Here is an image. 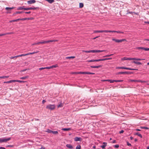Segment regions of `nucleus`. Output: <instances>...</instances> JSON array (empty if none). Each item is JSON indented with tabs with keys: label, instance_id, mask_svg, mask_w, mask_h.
Segmentation results:
<instances>
[{
	"label": "nucleus",
	"instance_id": "obj_1",
	"mask_svg": "<svg viewBox=\"0 0 149 149\" xmlns=\"http://www.w3.org/2000/svg\"><path fill=\"white\" fill-rule=\"evenodd\" d=\"M57 41V40H49L47 41H44L41 42H37V44H38V45H40V44H45L46 43H49V42H55Z\"/></svg>",
	"mask_w": 149,
	"mask_h": 149
},
{
	"label": "nucleus",
	"instance_id": "obj_2",
	"mask_svg": "<svg viewBox=\"0 0 149 149\" xmlns=\"http://www.w3.org/2000/svg\"><path fill=\"white\" fill-rule=\"evenodd\" d=\"M46 108L51 110H54L55 108V106L54 104H49L47 106Z\"/></svg>",
	"mask_w": 149,
	"mask_h": 149
},
{
	"label": "nucleus",
	"instance_id": "obj_3",
	"mask_svg": "<svg viewBox=\"0 0 149 149\" xmlns=\"http://www.w3.org/2000/svg\"><path fill=\"white\" fill-rule=\"evenodd\" d=\"M11 139V138H8L7 139L4 138H0V143L3 142H6Z\"/></svg>",
	"mask_w": 149,
	"mask_h": 149
},
{
	"label": "nucleus",
	"instance_id": "obj_4",
	"mask_svg": "<svg viewBox=\"0 0 149 149\" xmlns=\"http://www.w3.org/2000/svg\"><path fill=\"white\" fill-rule=\"evenodd\" d=\"M112 40L115 41V42H122L123 41H126V40L125 39H121L120 40H118L116 39L112 38Z\"/></svg>",
	"mask_w": 149,
	"mask_h": 149
},
{
	"label": "nucleus",
	"instance_id": "obj_5",
	"mask_svg": "<svg viewBox=\"0 0 149 149\" xmlns=\"http://www.w3.org/2000/svg\"><path fill=\"white\" fill-rule=\"evenodd\" d=\"M94 33H103V32H108V30H101V31H94Z\"/></svg>",
	"mask_w": 149,
	"mask_h": 149
},
{
	"label": "nucleus",
	"instance_id": "obj_6",
	"mask_svg": "<svg viewBox=\"0 0 149 149\" xmlns=\"http://www.w3.org/2000/svg\"><path fill=\"white\" fill-rule=\"evenodd\" d=\"M108 32H112V33H123L124 32H121L119 31H111V30H108Z\"/></svg>",
	"mask_w": 149,
	"mask_h": 149
},
{
	"label": "nucleus",
	"instance_id": "obj_7",
	"mask_svg": "<svg viewBox=\"0 0 149 149\" xmlns=\"http://www.w3.org/2000/svg\"><path fill=\"white\" fill-rule=\"evenodd\" d=\"M36 8L35 7H30L24 8V10H34L36 9Z\"/></svg>",
	"mask_w": 149,
	"mask_h": 149
},
{
	"label": "nucleus",
	"instance_id": "obj_8",
	"mask_svg": "<svg viewBox=\"0 0 149 149\" xmlns=\"http://www.w3.org/2000/svg\"><path fill=\"white\" fill-rule=\"evenodd\" d=\"M14 33L13 32H10V33H6L4 34H0V36H3L5 35H10V34H12Z\"/></svg>",
	"mask_w": 149,
	"mask_h": 149
},
{
	"label": "nucleus",
	"instance_id": "obj_9",
	"mask_svg": "<svg viewBox=\"0 0 149 149\" xmlns=\"http://www.w3.org/2000/svg\"><path fill=\"white\" fill-rule=\"evenodd\" d=\"M82 140V139L81 138V137H75L74 138V140L75 141H81Z\"/></svg>",
	"mask_w": 149,
	"mask_h": 149
},
{
	"label": "nucleus",
	"instance_id": "obj_10",
	"mask_svg": "<svg viewBox=\"0 0 149 149\" xmlns=\"http://www.w3.org/2000/svg\"><path fill=\"white\" fill-rule=\"evenodd\" d=\"M36 1L35 0H31L27 1V3L29 4H31L33 3H34L36 2Z\"/></svg>",
	"mask_w": 149,
	"mask_h": 149
},
{
	"label": "nucleus",
	"instance_id": "obj_11",
	"mask_svg": "<svg viewBox=\"0 0 149 149\" xmlns=\"http://www.w3.org/2000/svg\"><path fill=\"white\" fill-rule=\"evenodd\" d=\"M131 73H132L131 72H119L118 73V74H130Z\"/></svg>",
	"mask_w": 149,
	"mask_h": 149
},
{
	"label": "nucleus",
	"instance_id": "obj_12",
	"mask_svg": "<svg viewBox=\"0 0 149 149\" xmlns=\"http://www.w3.org/2000/svg\"><path fill=\"white\" fill-rule=\"evenodd\" d=\"M105 50H93V53L100 52L105 51Z\"/></svg>",
	"mask_w": 149,
	"mask_h": 149
},
{
	"label": "nucleus",
	"instance_id": "obj_13",
	"mask_svg": "<svg viewBox=\"0 0 149 149\" xmlns=\"http://www.w3.org/2000/svg\"><path fill=\"white\" fill-rule=\"evenodd\" d=\"M107 143L106 142H103V144L104 145H102L101 146V147L103 148V149H104L105 148V147L107 146Z\"/></svg>",
	"mask_w": 149,
	"mask_h": 149
},
{
	"label": "nucleus",
	"instance_id": "obj_14",
	"mask_svg": "<svg viewBox=\"0 0 149 149\" xmlns=\"http://www.w3.org/2000/svg\"><path fill=\"white\" fill-rule=\"evenodd\" d=\"M102 67V66L101 65H99L98 66H91V67L92 68H100Z\"/></svg>",
	"mask_w": 149,
	"mask_h": 149
},
{
	"label": "nucleus",
	"instance_id": "obj_15",
	"mask_svg": "<svg viewBox=\"0 0 149 149\" xmlns=\"http://www.w3.org/2000/svg\"><path fill=\"white\" fill-rule=\"evenodd\" d=\"M66 146L69 148H70V149H72L73 148V147L71 145V144H67L66 145Z\"/></svg>",
	"mask_w": 149,
	"mask_h": 149
},
{
	"label": "nucleus",
	"instance_id": "obj_16",
	"mask_svg": "<svg viewBox=\"0 0 149 149\" xmlns=\"http://www.w3.org/2000/svg\"><path fill=\"white\" fill-rule=\"evenodd\" d=\"M33 19L32 18H24L22 19H20V20H30V19Z\"/></svg>",
	"mask_w": 149,
	"mask_h": 149
},
{
	"label": "nucleus",
	"instance_id": "obj_17",
	"mask_svg": "<svg viewBox=\"0 0 149 149\" xmlns=\"http://www.w3.org/2000/svg\"><path fill=\"white\" fill-rule=\"evenodd\" d=\"M62 130H63L64 131H68L70 130H71L70 128H63L62 129Z\"/></svg>",
	"mask_w": 149,
	"mask_h": 149
},
{
	"label": "nucleus",
	"instance_id": "obj_18",
	"mask_svg": "<svg viewBox=\"0 0 149 149\" xmlns=\"http://www.w3.org/2000/svg\"><path fill=\"white\" fill-rule=\"evenodd\" d=\"M138 80H133L131 79H129L128 80L129 82H138Z\"/></svg>",
	"mask_w": 149,
	"mask_h": 149
},
{
	"label": "nucleus",
	"instance_id": "obj_19",
	"mask_svg": "<svg viewBox=\"0 0 149 149\" xmlns=\"http://www.w3.org/2000/svg\"><path fill=\"white\" fill-rule=\"evenodd\" d=\"M82 52H85L86 53H91V52L93 53V50H89V51L83 50Z\"/></svg>",
	"mask_w": 149,
	"mask_h": 149
},
{
	"label": "nucleus",
	"instance_id": "obj_20",
	"mask_svg": "<svg viewBox=\"0 0 149 149\" xmlns=\"http://www.w3.org/2000/svg\"><path fill=\"white\" fill-rule=\"evenodd\" d=\"M14 8H15V7H11V8L7 7L6 8V10H9L13 9H14Z\"/></svg>",
	"mask_w": 149,
	"mask_h": 149
},
{
	"label": "nucleus",
	"instance_id": "obj_21",
	"mask_svg": "<svg viewBox=\"0 0 149 149\" xmlns=\"http://www.w3.org/2000/svg\"><path fill=\"white\" fill-rule=\"evenodd\" d=\"M118 69H124L127 70V68L125 67H118L117 68Z\"/></svg>",
	"mask_w": 149,
	"mask_h": 149
},
{
	"label": "nucleus",
	"instance_id": "obj_22",
	"mask_svg": "<svg viewBox=\"0 0 149 149\" xmlns=\"http://www.w3.org/2000/svg\"><path fill=\"white\" fill-rule=\"evenodd\" d=\"M130 59H131V58H127L126 57H124L122 59V60H131Z\"/></svg>",
	"mask_w": 149,
	"mask_h": 149
},
{
	"label": "nucleus",
	"instance_id": "obj_23",
	"mask_svg": "<svg viewBox=\"0 0 149 149\" xmlns=\"http://www.w3.org/2000/svg\"><path fill=\"white\" fill-rule=\"evenodd\" d=\"M135 135H138V136L140 137L141 138H142V135L141 134H139V133L137 132V133H136L135 134Z\"/></svg>",
	"mask_w": 149,
	"mask_h": 149
},
{
	"label": "nucleus",
	"instance_id": "obj_24",
	"mask_svg": "<svg viewBox=\"0 0 149 149\" xmlns=\"http://www.w3.org/2000/svg\"><path fill=\"white\" fill-rule=\"evenodd\" d=\"M49 3H51L54 2V0H46Z\"/></svg>",
	"mask_w": 149,
	"mask_h": 149
},
{
	"label": "nucleus",
	"instance_id": "obj_25",
	"mask_svg": "<svg viewBox=\"0 0 149 149\" xmlns=\"http://www.w3.org/2000/svg\"><path fill=\"white\" fill-rule=\"evenodd\" d=\"M23 13V12H16L14 13L13 14V15H15V14H20V13Z\"/></svg>",
	"mask_w": 149,
	"mask_h": 149
},
{
	"label": "nucleus",
	"instance_id": "obj_26",
	"mask_svg": "<svg viewBox=\"0 0 149 149\" xmlns=\"http://www.w3.org/2000/svg\"><path fill=\"white\" fill-rule=\"evenodd\" d=\"M75 58L74 56H72L70 57H67L65 58L66 59H70V58Z\"/></svg>",
	"mask_w": 149,
	"mask_h": 149
},
{
	"label": "nucleus",
	"instance_id": "obj_27",
	"mask_svg": "<svg viewBox=\"0 0 149 149\" xmlns=\"http://www.w3.org/2000/svg\"><path fill=\"white\" fill-rule=\"evenodd\" d=\"M147 82V81H141V80H138V82H141L142 83H146Z\"/></svg>",
	"mask_w": 149,
	"mask_h": 149
},
{
	"label": "nucleus",
	"instance_id": "obj_28",
	"mask_svg": "<svg viewBox=\"0 0 149 149\" xmlns=\"http://www.w3.org/2000/svg\"><path fill=\"white\" fill-rule=\"evenodd\" d=\"M58 66L56 64V65H52V66H51L50 68H56V67H57Z\"/></svg>",
	"mask_w": 149,
	"mask_h": 149
},
{
	"label": "nucleus",
	"instance_id": "obj_29",
	"mask_svg": "<svg viewBox=\"0 0 149 149\" xmlns=\"http://www.w3.org/2000/svg\"><path fill=\"white\" fill-rule=\"evenodd\" d=\"M52 133L53 134L57 135L58 134V132L57 131H52Z\"/></svg>",
	"mask_w": 149,
	"mask_h": 149
},
{
	"label": "nucleus",
	"instance_id": "obj_30",
	"mask_svg": "<svg viewBox=\"0 0 149 149\" xmlns=\"http://www.w3.org/2000/svg\"><path fill=\"white\" fill-rule=\"evenodd\" d=\"M29 77L28 76H25L20 78V79H25L28 78Z\"/></svg>",
	"mask_w": 149,
	"mask_h": 149
},
{
	"label": "nucleus",
	"instance_id": "obj_31",
	"mask_svg": "<svg viewBox=\"0 0 149 149\" xmlns=\"http://www.w3.org/2000/svg\"><path fill=\"white\" fill-rule=\"evenodd\" d=\"M133 63H135L136 64H137L138 65H141V62H137L135 61H134L133 62Z\"/></svg>",
	"mask_w": 149,
	"mask_h": 149
},
{
	"label": "nucleus",
	"instance_id": "obj_32",
	"mask_svg": "<svg viewBox=\"0 0 149 149\" xmlns=\"http://www.w3.org/2000/svg\"><path fill=\"white\" fill-rule=\"evenodd\" d=\"M9 77V76H3L0 77V78H7Z\"/></svg>",
	"mask_w": 149,
	"mask_h": 149
},
{
	"label": "nucleus",
	"instance_id": "obj_33",
	"mask_svg": "<svg viewBox=\"0 0 149 149\" xmlns=\"http://www.w3.org/2000/svg\"><path fill=\"white\" fill-rule=\"evenodd\" d=\"M84 6L83 4L82 3H79V7L80 8H82Z\"/></svg>",
	"mask_w": 149,
	"mask_h": 149
},
{
	"label": "nucleus",
	"instance_id": "obj_34",
	"mask_svg": "<svg viewBox=\"0 0 149 149\" xmlns=\"http://www.w3.org/2000/svg\"><path fill=\"white\" fill-rule=\"evenodd\" d=\"M46 132L49 133H52V131L51 130L49 129H47V130Z\"/></svg>",
	"mask_w": 149,
	"mask_h": 149
},
{
	"label": "nucleus",
	"instance_id": "obj_35",
	"mask_svg": "<svg viewBox=\"0 0 149 149\" xmlns=\"http://www.w3.org/2000/svg\"><path fill=\"white\" fill-rule=\"evenodd\" d=\"M63 106V104L62 103H61L60 104L58 105V107H62Z\"/></svg>",
	"mask_w": 149,
	"mask_h": 149
},
{
	"label": "nucleus",
	"instance_id": "obj_36",
	"mask_svg": "<svg viewBox=\"0 0 149 149\" xmlns=\"http://www.w3.org/2000/svg\"><path fill=\"white\" fill-rule=\"evenodd\" d=\"M81 148V146L80 145H79L78 146L76 147V149H80Z\"/></svg>",
	"mask_w": 149,
	"mask_h": 149
},
{
	"label": "nucleus",
	"instance_id": "obj_37",
	"mask_svg": "<svg viewBox=\"0 0 149 149\" xmlns=\"http://www.w3.org/2000/svg\"><path fill=\"white\" fill-rule=\"evenodd\" d=\"M87 61L89 62H96V61L95 60H92L89 61Z\"/></svg>",
	"mask_w": 149,
	"mask_h": 149
},
{
	"label": "nucleus",
	"instance_id": "obj_38",
	"mask_svg": "<svg viewBox=\"0 0 149 149\" xmlns=\"http://www.w3.org/2000/svg\"><path fill=\"white\" fill-rule=\"evenodd\" d=\"M38 52H32V53H28V55H30V54H33L36 53H37Z\"/></svg>",
	"mask_w": 149,
	"mask_h": 149
},
{
	"label": "nucleus",
	"instance_id": "obj_39",
	"mask_svg": "<svg viewBox=\"0 0 149 149\" xmlns=\"http://www.w3.org/2000/svg\"><path fill=\"white\" fill-rule=\"evenodd\" d=\"M24 8H23L22 7H18L17 8V9L19 10H23V9L24 10Z\"/></svg>",
	"mask_w": 149,
	"mask_h": 149
},
{
	"label": "nucleus",
	"instance_id": "obj_40",
	"mask_svg": "<svg viewBox=\"0 0 149 149\" xmlns=\"http://www.w3.org/2000/svg\"><path fill=\"white\" fill-rule=\"evenodd\" d=\"M25 81H21V80H17V82H20V83H24Z\"/></svg>",
	"mask_w": 149,
	"mask_h": 149
},
{
	"label": "nucleus",
	"instance_id": "obj_41",
	"mask_svg": "<svg viewBox=\"0 0 149 149\" xmlns=\"http://www.w3.org/2000/svg\"><path fill=\"white\" fill-rule=\"evenodd\" d=\"M20 20V19H18L15 20H13V22H17L18 21H19Z\"/></svg>",
	"mask_w": 149,
	"mask_h": 149
},
{
	"label": "nucleus",
	"instance_id": "obj_42",
	"mask_svg": "<svg viewBox=\"0 0 149 149\" xmlns=\"http://www.w3.org/2000/svg\"><path fill=\"white\" fill-rule=\"evenodd\" d=\"M28 55V53H27L26 54H21V56H27V55Z\"/></svg>",
	"mask_w": 149,
	"mask_h": 149
},
{
	"label": "nucleus",
	"instance_id": "obj_43",
	"mask_svg": "<svg viewBox=\"0 0 149 149\" xmlns=\"http://www.w3.org/2000/svg\"><path fill=\"white\" fill-rule=\"evenodd\" d=\"M11 80L9 81H5L4 82V83H11Z\"/></svg>",
	"mask_w": 149,
	"mask_h": 149
},
{
	"label": "nucleus",
	"instance_id": "obj_44",
	"mask_svg": "<svg viewBox=\"0 0 149 149\" xmlns=\"http://www.w3.org/2000/svg\"><path fill=\"white\" fill-rule=\"evenodd\" d=\"M123 80H115V81L116 82H122L123 81Z\"/></svg>",
	"mask_w": 149,
	"mask_h": 149
},
{
	"label": "nucleus",
	"instance_id": "obj_45",
	"mask_svg": "<svg viewBox=\"0 0 149 149\" xmlns=\"http://www.w3.org/2000/svg\"><path fill=\"white\" fill-rule=\"evenodd\" d=\"M11 80V83L15 82H17V80Z\"/></svg>",
	"mask_w": 149,
	"mask_h": 149
},
{
	"label": "nucleus",
	"instance_id": "obj_46",
	"mask_svg": "<svg viewBox=\"0 0 149 149\" xmlns=\"http://www.w3.org/2000/svg\"><path fill=\"white\" fill-rule=\"evenodd\" d=\"M109 81L111 83H113L115 81V80H110Z\"/></svg>",
	"mask_w": 149,
	"mask_h": 149
},
{
	"label": "nucleus",
	"instance_id": "obj_47",
	"mask_svg": "<svg viewBox=\"0 0 149 149\" xmlns=\"http://www.w3.org/2000/svg\"><path fill=\"white\" fill-rule=\"evenodd\" d=\"M88 72H81V74H88Z\"/></svg>",
	"mask_w": 149,
	"mask_h": 149
},
{
	"label": "nucleus",
	"instance_id": "obj_48",
	"mask_svg": "<svg viewBox=\"0 0 149 149\" xmlns=\"http://www.w3.org/2000/svg\"><path fill=\"white\" fill-rule=\"evenodd\" d=\"M141 129H149V128H148V127H141Z\"/></svg>",
	"mask_w": 149,
	"mask_h": 149
},
{
	"label": "nucleus",
	"instance_id": "obj_49",
	"mask_svg": "<svg viewBox=\"0 0 149 149\" xmlns=\"http://www.w3.org/2000/svg\"><path fill=\"white\" fill-rule=\"evenodd\" d=\"M10 58L11 59H14L15 58H17L16 57V56H13V57H11Z\"/></svg>",
	"mask_w": 149,
	"mask_h": 149
},
{
	"label": "nucleus",
	"instance_id": "obj_50",
	"mask_svg": "<svg viewBox=\"0 0 149 149\" xmlns=\"http://www.w3.org/2000/svg\"><path fill=\"white\" fill-rule=\"evenodd\" d=\"M114 147L116 148H118L119 147L118 145H116L114 146Z\"/></svg>",
	"mask_w": 149,
	"mask_h": 149
},
{
	"label": "nucleus",
	"instance_id": "obj_51",
	"mask_svg": "<svg viewBox=\"0 0 149 149\" xmlns=\"http://www.w3.org/2000/svg\"><path fill=\"white\" fill-rule=\"evenodd\" d=\"M127 70H134V69L131 68H127Z\"/></svg>",
	"mask_w": 149,
	"mask_h": 149
},
{
	"label": "nucleus",
	"instance_id": "obj_52",
	"mask_svg": "<svg viewBox=\"0 0 149 149\" xmlns=\"http://www.w3.org/2000/svg\"><path fill=\"white\" fill-rule=\"evenodd\" d=\"M145 59H140V58H137L136 60L137 61H141V60H144Z\"/></svg>",
	"mask_w": 149,
	"mask_h": 149
},
{
	"label": "nucleus",
	"instance_id": "obj_53",
	"mask_svg": "<svg viewBox=\"0 0 149 149\" xmlns=\"http://www.w3.org/2000/svg\"><path fill=\"white\" fill-rule=\"evenodd\" d=\"M96 62H98L100 61H102V59H99L95 60Z\"/></svg>",
	"mask_w": 149,
	"mask_h": 149
},
{
	"label": "nucleus",
	"instance_id": "obj_54",
	"mask_svg": "<svg viewBox=\"0 0 149 149\" xmlns=\"http://www.w3.org/2000/svg\"><path fill=\"white\" fill-rule=\"evenodd\" d=\"M127 144L128 146H131V144L130 143H129L128 142H127Z\"/></svg>",
	"mask_w": 149,
	"mask_h": 149
},
{
	"label": "nucleus",
	"instance_id": "obj_55",
	"mask_svg": "<svg viewBox=\"0 0 149 149\" xmlns=\"http://www.w3.org/2000/svg\"><path fill=\"white\" fill-rule=\"evenodd\" d=\"M88 74H94L95 73L93 72H88Z\"/></svg>",
	"mask_w": 149,
	"mask_h": 149
},
{
	"label": "nucleus",
	"instance_id": "obj_56",
	"mask_svg": "<svg viewBox=\"0 0 149 149\" xmlns=\"http://www.w3.org/2000/svg\"><path fill=\"white\" fill-rule=\"evenodd\" d=\"M136 59L137 58H131V60H136Z\"/></svg>",
	"mask_w": 149,
	"mask_h": 149
},
{
	"label": "nucleus",
	"instance_id": "obj_57",
	"mask_svg": "<svg viewBox=\"0 0 149 149\" xmlns=\"http://www.w3.org/2000/svg\"><path fill=\"white\" fill-rule=\"evenodd\" d=\"M51 69L50 66L49 67H45V69Z\"/></svg>",
	"mask_w": 149,
	"mask_h": 149
},
{
	"label": "nucleus",
	"instance_id": "obj_58",
	"mask_svg": "<svg viewBox=\"0 0 149 149\" xmlns=\"http://www.w3.org/2000/svg\"><path fill=\"white\" fill-rule=\"evenodd\" d=\"M124 132V131L123 130H122L121 131H120L119 133L120 134L123 133Z\"/></svg>",
	"mask_w": 149,
	"mask_h": 149
},
{
	"label": "nucleus",
	"instance_id": "obj_59",
	"mask_svg": "<svg viewBox=\"0 0 149 149\" xmlns=\"http://www.w3.org/2000/svg\"><path fill=\"white\" fill-rule=\"evenodd\" d=\"M25 13L26 14H30L31 13V11L26 12H25Z\"/></svg>",
	"mask_w": 149,
	"mask_h": 149
},
{
	"label": "nucleus",
	"instance_id": "obj_60",
	"mask_svg": "<svg viewBox=\"0 0 149 149\" xmlns=\"http://www.w3.org/2000/svg\"><path fill=\"white\" fill-rule=\"evenodd\" d=\"M75 73L76 74H81V72H76Z\"/></svg>",
	"mask_w": 149,
	"mask_h": 149
},
{
	"label": "nucleus",
	"instance_id": "obj_61",
	"mask_svg": "<svg viewBox=\"0 0 149 149\" xmlns=\"http://www.w3.org/2000/svg\"><path fill=\"white\" fill-rule=\"evenodd\" d=\"M37 43H35L33 44H32V45H38L37 44Z\"/></svg>",
	"mask_w": 149,
	"mask_h": 149
},
{
	"label": "nucleus",
	"instance_id": "obj_62",
	"mask_svg": "<svg viewBox=\"0 0 149 149\" xmlns=\"http://www.w3.org/2000/svg\"><path fill=\"white\" fill-rule=\"evenodd\" d=\"M102 59V61H104L107 60V58H103V59Z\"/></svg>",
	"mask_w": 149,
	"mask_h": 149
},
{
	"label": "nucleus",
	"instance_id": "obj_63",
	"mask_svg": "<svg viewBox=\"0 0 149 149\" xmlns=\"http://www.w3.org/2000/svg\"><path fill=\"white\" fill-rule=\"evenodd\" d=\"M45 69V68H41L39 69L40 70H41Z\"/></svg>",
	"mask_w": 149,
	"mask_h": 149
},
{
	"label": "nucleus",
	"instance_id": "obj_64",
	"mask_svg": "<svg viewBox=\"0 0 149 149\" xmlns=\"http://www.w3.org/2000/svg\"><path fill=\"white\" fill-rule=\"evenodd\" d=\"M144 50H145V51L149 50V48H146V49H144Z\"/></svg>",
	"mask_w": 149,
	"mask_h": 149
}]
</instances>
